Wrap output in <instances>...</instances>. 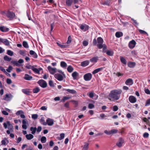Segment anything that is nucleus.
Wrapping results in <instances>:
<instances>
[{
    "mask_svg": "<svg viewBox=\"0 0 150 150\" xmlns=\"http://www.w3.org/2000/svg\"><path fill=\"white\" fill-rule=\"evenodd\" d=\"M132 79H128L125 82V84L128 86H131L133 84Z\"/></svg>",
    "mask_w": 150,
    "mask_h": 150,
    "instance_id": "nucleus-14",
    "label": "nucleus"
},
{
    "mask_svg": "<svg viewBox=\"0 0 150 150\" xmlns=\"http://www.w3.org/2000/svg\"><path fill=\"white\" fill-rule=\"evenodd\" d=\"M104 133L106 134L109 135L111 134L110 130H105L104 131Z\"/></svg>",
    "mask_w": 150,
    "mask_h": 150,
    "instance_id": "nucleus-53",
    "label": "nucleus"
},
{
    "mask_svg": "<svg viewBox=\"0 0 150 150\" xmlns=\"http://www.w3.org/2000/svg\"><path fill=\"white\" fill-rule=\"evenodd\" d=\"M40 90V89L38 88H36L33 89V91L34 93H38Z\"/></svg>",
    "mask_w": 150,
    "mask_h": 150,
    "instance_id": "nucleus-44",
    "label": "nucleus"
},
{
    "mask_svg": "<svg viewBox=\"0 0 150 150\" xmlns=\"http://www.w3.org/2000/svg\"><path fill=\"white\" fill-rule=\"evenodd\" d=\"M118 130L116 129H113L110 130L111 134H114L116 133Z\"/></svg>",
    "mask_w": 150,
    "mask_h": 150,
    "instance_id": "nucleus-45",
    "label": "nucleus"
},
{
    "mask_svg": "<svg viewBox=\"0 0 150 150\" xmlns=\"http://www.w3.org/2000/svg\"><path fill=\"white\" fill-rule=\"evenodd\" d=\"M6 82L8 84H10L12 83V81L11 79L8 78L6 79Z\"/></svg>",
    "mask_w": 150,
    "mask_h": 150,
    "instance_id": "nucleus-59",
    "label": "nucleus"
},
{
    "mask_svg": "<svg viewBox=\"0 0 150 150\" xmlns=\"http://www.w3.org/2000/svg\"><path fill=\"white\" fill-rule=\"evenodd\" d=\"M60 138H59V139L60 140H62L64 137V133H61L60 134Z\"/></svg>",
    "mask_w": 150,
    "mask_h": 150,
    "instance_id": "nucleus-51",
    "label": "nucleus"
},
{
    "mask_svg": "<svg viewBox=\"0 0 150 150\" xmlns=\"http://www.w3.org/2000/svg\"><path fill=\"white\" fill-rule=\"evenodd\" d=\"M106 53L107 55L110 56H112L114 54V52L113 51L111 50H108L106 52Z\"/></svg>",
    "mask_w": 150,
    "mask_h": 150,
    "instance_id": "nucleus-29",
    "label": "nucleus"
},
{
    "mask_svg": "<svg viewBox=\"0 0 150 150\" xmlns=\"http://www.w3.org/2000/svg\"><path fill=\"white\" fill-rule=\"evenodd\" d=\"M98 60V57H94L90 59L91 62L92 63H96Z\"/></svg>",
    "mask_w": 150,
    "mask_h": 150,
    "instance_id": "nucleus-23",
    "label": "nucleus"
},
{
    "mask_svg": "<svg viewBox=\"0 0 150 150\" xmlns=\"http://www.w3.org/2000/svg\"><path fill=\"white\" fill-rule=\"evenodd\" d=\"M67 69L69 73L71 72L74 70L73 67L70 65L68 66Z\"/></svg>",
    "mask_w": 150,
    "mask_h": 150,
    "instance_id": "nucleus-32",
    "label": "nucleus"
},
{
    "mask_svg": "<svg viewBox=\"0 0 150 150\" xmlns=\"http://www.w3.org/2000/svg\"><path fill=\"white\" fill-rule=\"evenodd\" d=\"M92 77V75L91 73H88L84 75L83 78L84 80L86 81L90 80Z\"/></svg>",
    "mask_w": 150,
    "mask_h": 150,
    "instance_id": "nucleus-7",
    "label": "nucleus"
},
{
    "mask_svg": "<svg viewBox=\"0 0 150 150\" xmlns=\"http://www.w3.org/2000/svg\"><path fill=\"white\" fill-rule=\"evenodd\" d=\"M3 125L5 129H6L8 128V129L12 130V128H13V126L10 123L9 121H7L6 122H4L3 123Z\"/></svg>",
    "mask_w": 150,
    "mask_h": 150,
    "instance_id": "nucleus-3",
    "label": "nucleus"
},
{
    "mask_svg": "<svg viewBox=\"0 0 150 150\" xmlns=\"http://www.w3.org/2000/svg\"><path fill=\"white\" fill-rule=\"evenodd\" d=\"M47 68L50 73L51 74H54L57 72V69L56 68H52L50 66H49Z\"/></svg>",
    "mask_w": 150,
    "mask_h": 150,
    "instance_id": "nucleus-6",
    "label": "nucleus"
},
{
    "mask_svg": "<svg viewBox=\"0 0 150 150\" xmlns=\"http://www.w3.org/2000/svg\"><path fill=\"white\" fill-rule=\"evenodd\" d=\"M26 139L28 140H30L33 138V136L31 134H27L25 136Z\"/></svg>",
    "mask_w": 150,
    "mask_h": 150,
    "instance_id": "nucleus-25",
    "label": "nucleus"
},
{
    "mask_svg": "<svg viewBox=\"0 0 150 150\" xmlns=\"http://www.w3.org/2000/svg\"><path fill=\"white\" fill-rule=\"evenodd\" d=\"M64 90L72 94H75L76 93V91L73 89H64Z\"/></svg>",
    "mask_w": 150,
    "mask_h": 150,
    "instance_id": "nucleus-26",
    "label": "nucleus"
},
{
    "mask_svg": "<svg viewBox=\"0 0 150 150\" xmlns=\"http://www.w3.org/2000/svg\"><path fill=\"white\" fill-rule=\"evenodd\" d=\"M88 143L85 142L83 146V149L84 150H87L88 148Z\"/></svg>",
    "mask_w": 150,
    "mask_h": 150,
    "instance_id": "nucleus-30",
    "label": "nucleus"
},
{
    "mask_svg": "<svg viewBox=\"0 0 150 150\" xmlns=\"http://www.w3.org/2000/svg\"><path fill=\"white\" fill-rule=\"evenodd\" d=\"M32 78V77L28 74H25L24 77V79L26 80H30Z\"/></svg>",
    "mask_w": 150,
    "mask_h": 150,
    "instance_id": "nucleus-24",
    "label": "nucleus"
},
{
    "mask_svg": "<svg viewBox=\"0 0 150 150\" xmlns=\"http://www.w3.org/2000/svg\"><path fill=\"white\" fill-rule=\"evenodd\" d=\"M13 69V67L11 66H9L8 68L6 69V71L8 72H10Z\"/></svg>",
    "mask_w": 150,
    "mask_h": 150,
    "instance_id": "nucleus-43",
    "label": "nucleus"
},
{
    "mask_svg": "<svg viewBox=\"0 0 150 150\" xmlns=\"http://www.w3.org/2000/svg\"><path fill=\"white\" fill-rule=\"evenodd\" d=\"M23 47L26 48H28L29 46L27 42L26 41H23Z\"/></svg>",
    "mask_w": 150,
    "mask_h": 150,
    "instance_id": "nucleus-41",
    "label": "nucleus"
},
{
    "mask_svg": "<svg viewBox=\"0 0 150 150\" xmlns=\"http://www.w3.org/2000/svg\"><path fill=\"white\" fill-rule=\"evenodd\" d=\"M0 70L5 73L6 71L4 68L1 66H0Z\"/></svg>",
    "mask_w": 150,
    "mask_h": 150,
    "instance_id": "nucleus-60",
    "label": "nucleus"
},
{
    "mask_svg": "<svg viewBox=\"0 0 150 150\" xmlns=\"http://www.w3.org/2000/svg\"><path fill=\"white\" fill-rule=\"evenodd\" d=\"M4 60L8 61H9L11 59V58L8 57L7 55H6L4 56Z\"/></svg>",
    "mask_w": 150,
    "mask_h": 150,
    "instance_id": "nucleus-42",
    "label": "nucleus"
},
{
    "mask_svg": "<svg viewBox=\"0 0 150 150\" xmlns=\"http://www.w3.org/2000/svg\"><path fill=\"white\" fill-rule=\"evenodd\" d=\"M23 125L22 127L23 129H26L27 128V125H28V122L26 119H24L22 120Z\"/></svg>",
    "mask_w": 150,
    "mask_h": 150,
    "instance_id": "nucleus-12",
    "label": "nucleus"
},
{
    "mask_svg": "<svg viewBox=\"0 0 150 150\" xmlns=\"http://www.w3.org/2000/svg\"><path fill=\"white\" fill-rule=\"evenodd\" d=\"M19 52L20 54L24 56H25V52L24 51L21 50L19 51Z\"/></svg>",
    "mask_w": 150,
    "mask_h": 150,
    "instance_id": "nucleus-58",
    "label": "nucleus"
},
{
    "mask_svg": "<svg viewBox=\"0 0 150 150\" xmlns=\"http://www.w3.org/2000/svg\"><path fill=\"white\" fill-rule=\"evenodd\" d=\"M12 98V96L10 94H6L4 99L7 101L10 100Z\"/></svg>",
    "mask_w": 150,
    "mask_h": 150,
    "instance_id": "nucleus-16",
    "label": "nucleus"
},
{
    "mask_svg": "<svg viewBox=\"0 0 150 150\" xmlns=\"http://www.w3.org/2000/svg\"><path fill=\"white\" fill-rule=\"evenodd\" d=\"M30 54L32 55V56L33 57L35 58H37L38 57V55L37 54L33 51V50H30Z\"/></svg>",
    "mask_w": 150,
    "mask_h": 150,
    "instance_id": "nucleus-18",
    "label": "nucleus"
},
{
    "mask_svg": "<svg viewBox=\"0 0 150 150\" xmlns=\"http://www.w3.org/2000/svg\"><path fill=\"white\" fill-rule=\"evenodd\" d=\"M33 70L37 73H38L39 72V71L38 69L36 68H33Z\"/></svg>",
    "mask_w": 150,
    "mask_h": 150,
    "instance_id": "nucleus-64",
    "label": "nucleus"
},
{
    "mask_svg": "<svg viewBox=\"0 0 150 150\" xmlns=\"http://www.w3.org/2000/svg\"><path fill=\"white\" fill-rule=\"evenodd\" d=\"M13 52L11 50H8L7 51V54L11 56H12L13 54Z\"/></svg>",
    "mask_w": 150,
    "mask_h": 150,
    "instance_id": "nucleus-47",
    "label": "nucleus"
},
{
    "mask_svg": "<svg viewBox=\"0 0 150 150\" xmlns=\"http://www.w3.org/2000/svg\"><path fill=\"white\" fill-rule=\"evenodd\" d=\"M129 101L131 103H134L136 101V98L133 96H130L129 98Z\"/></svg>",
    "mask_w": 150,
    "mask_h": 150,
    "instance_id": "nucleus-15",
    "label": "nucleus"
},
{
    "mask_svg": "<svg viewBox=\"0 0 150 150\" xmlns=\"http://www.w3.org/2000/svg\"><path fill=\"white\" fill-rule=\"evenodd\" d=\"M135 65L136 64L134 62H129L127 64L128 66L130 68H133Z\"/></svg>",
    "mask_w": 150,
    "mask_h": 150,
    "instance_id": "nucleus-21",
    "label": "nucleus"
},
{
    "mask_svg": "<svg viewBox=\"0 0 150 150\" xmlns=\"http://www.w3.org/2000/svg\"><path fill=\"white\" fill-rule=\"evenodd\" d=\"M40 122L42 123V124L43 125H46V122L45 121V120L44 119V118L43 117H42L40 120Z\"/></svg>",
    "mask_w": 150,
    "mask_h": 150,
    "instance_id": "nucleus-36",
    "label": "nucleus"
},
{
    "mask_svg": "<svg viewBox=\"0 0 150 150\" xmlns=\"http://www.w3.org/2000/svg\"><path fill=\"white\" fill-rule=\"evenodd\" d=\"M89 96L91 98H93L94 96H95V99H96L98 98V96L96 94L94 95V93L93 92H90L89 94Z\"/></svg>",
    "mask_w": 150,
    "mask_h": 150,
    "instance_id": "nucleus-27",
    "label": "nucleus"
},
{
    "mask_svg": "<svg viewBox=\"0 0 150 150\" xmlns=\"http://www.w3.org/2000/svg\"><path fill=\"white\" fill-rule=\"evenodd\" d=\"M38 117L37 114H33L32 116V118L34 119H36Z\"/></svg>",
    "mask_w": 150,
    "mask_h": 150,
    "instance_id": "nucleus-50",
    "label": "nucleus"
},
{
    "mask_svg": "<svg viewBox=\"0 0 150 150\" xmlns=\"http://www.w3.org/2000/svg\"><path fill=\"white\" fill-rule=\"evenodd\" d=\"M149 134L147 133H145L143 134V137L144 138H147L149 137Z\"/></svg>",
    "mask_w": 150,
    "mask_h": 150,
    "instance_id": "nucleus-63",
    "label": "nucleus"
},
{
    "mask_svg": "<svg viewBox=\"0 0 150 150\" xmlns=\"http://www.w3.org/2000/svg\"><path fill=\"white\" fill-rule=\"evenodd\" d=\"M11 63L17 66H20L21 65L19 64L18 61H13L11 62Z\"/></svg>",
    "mask_w": 150,
    "mask_h": 150,
    "instance_id": "nucleus-38",
    "label": "nucleus"
},
{
    "mask_svg": "<svg viewBox=\"0 0 150 150\" xmlns=\"http://www.w3.org/2000/svg\"><path fill=\"white\" fill-rule=\"evenodd\" d=\"M89 62L88 60H86L81 62V65L83 67H86L89 64Z\"/></svg>",
    "mask_w": 150,
    "mask_h": 150,
    "instance_id": "nucleus-19",
    "label": "nucleus"
},
{
    "mask_svg": "<svg viewBox=\"0 0 150 150\" xmlns=\"http://www.w3.org/2000/svg\"><path fill=\"white\" fill-rule=\"evenodd\" d=\"M139 31L141 34H145L148 35V34L146 32L144 31L143 30L139 29Z\"/></svg>",
    "mask_w": 150,
    "mask_h": 150,
    "instance_id": "nucleus-56",
    "label": "nucleus"
},
{
    "mask_svg": "<svg viewBox=\"0 0 150 150\" xmlns=\"http://www.w3.org/2000/svg\"><path fill=\"white\" fill-rule=\"evenodd\" d=\"M71 41V38L70 36H69L68 38V40L67 42V44L70 43Z\"/></svg>",
    "mask_w": 150,
    "mask_h": 150,
    "instance_id": "nucleus-49",
    "label": "nucleus"
},
{
    "mask_svg": "<svg viewBox=\"0 0 150 150\" xmlns=\"http://www.w3.org/2000/svg\"><path fill=\"white\" fill-rule=\"evenodd\" d=\"M149 105H150V98L146 100L145 104V106H147Z\"/></svg>",
    "mask_w": 150,
    "mask_h": 150,
    "instance_id": "nucleus-52",
    "label": "nucleus"
},
{
    "mask_svg": "<svg viewBox=\"0 0 150 150\" xmlns=\"http://www.w3.org/2000/svg\"><path fill=\"white\" fill-rule=\"evenodd\" d=\"M120 60L121 62L123 64H126L127 62L125 59L123 57H120Z\"/></svg>",
    "mask_w": 150,
    "mask_h": 150,
    "instance_id": "nucleus-34",
    "label": "nucleus"
},
{
    "mask_svg": "<svg viewBox=\"0 0 150 150\" xmlns=\"http://www.w3.org/2000/svg\"><path fill=\"white\" fill-rule=\"evenodd\" d=\"M69 98H70V97H67V96H65V97H63L62 100L64 102L65 101V100L69 99Z\"/></svg>",
    "mask_w": 150,
    "mask_h": 150,
    "instance_id": "nucleus-54",
    "label": "nucleus"
},
{
    "mask_svg": "<svg viewBox=\"0 0 150 150\" xmlns=\"http://www.w3.org/2000/svg\"><path fill=\"white\" fill-rule=\"evenodd\" d=\"M73 1V0H66V4L68 6H70L71 5Z\"/></svg>",
    "mask_w": 150,
    "mask_h": 150,
    "instance_id": "nucleus-33",
    "label": "nucleus"
},
{
    "mask_svg": "<svg viewBox=\"0 0 150 150\" xmlns=\"http://www.w3.org/2000/svg\"><path fill=\"white\" fill-rule=\"evenodd\" d=\"M2 42L6 46H8L10 44L9 41L6 39H3Z\"/></svg>",
    "mask_w": 150,
    "mask_h": 150,
    "instance_id": "nucleus-20",
    "label": "nucleus"
},
{
    "mask_svg": "<svg viewBox=\"0 0 150 150\" xmlns=\"http://www.w3.org/2000/svg\"><path fill=\"white\" fill-rule=\"evenodd\" d=\"M9 29L4 26H0V30L2 32H6L8 31Z\"/></svg>",
    "mask_w": 150,
    "mask_h": 150,
    "instance_id": "nucleus-17",
    "label": "nucleus"
},
{
    "mask_svg": "<svg viewBox=\"0 0 150 150\" xmlns=\"http://www.w3.org/2000/svg\"><path fill=\"white\" fill-rule=\"evenodd\" d=\"M6 16L10 18H13L15 15L13 12L8 11L6 13Z\"/></svg>",
    "mask_w": 150,
    "mask_h": 150,
    "instance_id": "nucleus-10",
    "label": "nucleus"
},
{
    "mask_svg": "<svg viewBox=\"0 0 150 150\" xmlns=\"http://www.w3.org/2000/svg\"><path fill=\"white\" fill-rule=\"evenodd\" d=\"M79 26L80 29L84 31H86L88 30L89 26L86 24H80Z\"/></svg>",
    "mask_w": 150,
    "mask_h": 150,
    "instance_id": "nucleus-8",
    "label": "nucleus"
},
{
    "mask_svg": "<svg viewBox=\"0 0 150 150\" xmlns=\"http://www.w3.org/2000/svg\"><path fill=\"white\" fill-rule=\"evenodd\" d=\"M57 43L59 46L62 48H67V45L61 44L58 42H57Z\"/></svg>",
    "mask_w": 150,
    "mask_h": 150,
    "instance_id": "nucleus-37",
    "label": "nucleus"
},
{
    "mask_svg": "<svg viewBox=\"0 0 150 150\" xmlns=\"http://www.w3.org/2000/svg\"><path fill=\"white\" fill-rule=\"evenodd\" d=\"M38 83L40 86L43 88L46 87L47 85V84L46 82L43 80H39L38 81Z\"/></svg>",
    "mask_w": 150,
    "mask_h": 150,
    "instance_id": "nucleus-5",
    "label": "nucleus"
},
{
    "mask_svg": "<svg viewBox=\"0 0 150 150\" xmlns=\"http://www.w3.org/2000/svg\"><path fill=\"white\" fill-rule=\"evenodd\" d=\"M115 35L116 37L119 38L122 36L123 33L121 32H118L116 33Z\"/></svg>",
    "mask_w": 150,
    "mask_h": 150,
    "instance_id": "nucleus-28",
    "label": "nucleus"
},
{
    "mask_svg": "<svg viewBox=\"0 0 150 150\" xmlns=\"http://www.w3.org/2000/svg\"><path fill=\"white\" fill-rule=\"evenodd\" d=\"M110 3V0H107L105 1V2L102 3L103 4H105L106 5H109Z\"/></svg>",
    "mask_w": 150,
    "mask_h": 150,
    "instance_id": "nucleus-48",
    "label": "nucleus"
},
{
    "mask_svg": "<svg viewBox=\"0 0 150 150\" xmlns=\"http://www.w3.org/2000/svg\"><path fill=\"white\" fill-rule=\"evenodd\" d=\"M145 93L148 94H150V91L148 89H146L144 90Z\"/></svg>",
    "mask_w": 150,
    "mask_h": 150,
    "instance_id": "nucleus-62",
    "label": "nucleus"
},
{
    "mask_svg": "<svg viewBox=\"0 0 150 150\" xmlns=\"http://www.w3.org/2000/svg\"><path fill=\"white\" fill-rule=\"evenodd\" d=\"M79 73L76 71L74 72L72 74V76L74 79H76L77 77L79 76Z\"/></svg>",
    "mask_w": 150,
    "mask_h": 150,
    "instance_id": "nucleus-22",
    "label": "nucleus"
},
{
    "mask_svg": "<svg viewBox=\"0 0 150 150\" xmlns=\"http://www.w3.org/2000/svg\"><path fill=\"white\" fill-rule=\"evenodd\" d=\"M136 42L135 41L133 40L129 42V47L131 49L133 48L135 46Z\"/></svg>",
    "mask_w": 150,
    "mask_h": 150,
    "instance_id": "nucleus-13",
    "label": "nucleus"
},
{
    "mask_svg": "<svg viewBox=\"0 0 150 150\" xmlns=\"http://www.w3.org/2000/svg\"><path fill=\"white\" fill-rule=\"evenodd\" d=\"M60 66L63 68H66L67 66V65L65 62L62 61L60 62Z\"/></svg>",
    "mask_w": 150,
    "mask_h": 150,
    "instance_id": "nucleus-31",
    "label": "nucleus"
},
{
    "mask_svg": "<svg viewBox=\"0 0 150 150\" xmlns=\"http://www.w3.org/2000/svg\"><path fill=\"white\" fill-rule=\"evenodd\" d=\"M88 42L86 41H84L83 42V44L84 46H87L88 44Z\"/></svg>",
    "mask_w": 150,
    "mask_h": 150,
    "instance_id": "nucleus-57",
    "label": "nucleus"
},
{
    "mask_svg": "<svg viewBox=\"0 0 150 150\" xmlns=\"http://www.w3.org/2000/svg\"><path fill=\"white\" fill-rule=\"evenodd\" d=\"M46 125H47L50 126L54 124V120L50 118H48L46 121Z\"/></svg>",
    "mask_w": 150,
    "mask_h": 150,
    "instance_id": "nucleus-9",
    "label": "nucleus"
},
{
    "mask_svg": "<svg viewBox=\"0 0 150 150\" xmlns=\"http://www.w3.org/2000/svg\"><path fill=\"white\" fill-rule=\"evenodd\" d=\"M22 113H24L23 112L22 110L18 111L16 113V115H21Z\"/></svg>",
    "mask_w": 150,
    "mask_h": 150,
    "instance_id": "nucleus-46",
    "label": "nucleus"
},
{
    "mask_svg": "<svg viewBox=\"0 0 150 150\" xmlns=\"http://www.w3.org/2000/svg\"><path fill=\"white\" fill-rule=\"evenodd\" d=\"M30 130L32 131L31 133L33 134H34L37 130V128L36 127H31L30 128Z\"/></svg>",
    "mask_w": 150,
    "mask_h": 150,
    "instance_id": "nucleus-35",
    "label": "nucleus"
},
{
    "mask_svg": "<svg viewBox=\"0 0 150 150\" xmlns=\"http://www.w3.org/2000/svg\"><path fill=\"white\" fill-rule=\"evenodd\" d=\"M94 107V105L90 103L88 105V107L90 109H92Z\"/></svg>",
    "mask_w": 150,
    "mask_h": 150,
    "instance_id": "nucleus-61",
    "label": "nucleus"
},
{
    "mask_svg": "<svg viewBox=\"0 0 150 150\" xmlns=\"http://www.w3.org/2000/svg\"><path fill=\"white\" fill-rule=\"evenodd\" d=\"M64 76H65L59 73L56 74L54 75V77L59 81H62L63 79Z\"/></svg>",
    "mask_w": 150,
    "mask_h": 150,
    "instance_id": "nucleus-4",
    "label": "nucleus"
},
{
    "mask_svg": "<svg viewBox=\"0 0 150 150\" xmlns=\"http://www.w3.org/2000/svg\"><path fill=\"white\" fill-rule=\"evenodd\" d=\"M124 142V140L121 138H119L118 142L116 144L119 147H122Z\"/></svg>",
    "mask_w": 150,
    "mask_h": 150,
    "instance_id": "nucleus-11",
    "label": "nucleus"
},
{
    "mask_svg": "<svg viewBox=\"0 0 150 150\" xmlns=\"http://www.w3.org/2000/svg\"><path fill=\"white\" fill-rule=\"evenodd\" d=\"M22 91L23 93L26 95H29L30 93L28 89H23L22 90Z\"/></svg>",
    "mask_w": 150,
    "mask_h": 150,
    "instance_id": "nucleus-40",
    "label": "nucleus"
},
{
    "mask_svg": "<svg viewBox=\"0 0 150 150\" xmlns=\"http://www.w3.org/2000/svg\"><path fill=\"white\" fill-rule=\"evenodd\" d=\"M118 109V107L117 105H114L113 106V110L114 111H116Z\"/></svg>",
    "mask_w": 150,
    "mask_h": 150,
    "instance_id": "nucleus-55",
    "label": "nucleus"
},
{
    "mask_svg": "<svg viewBox=\"0 0 150 150\" xmlns=\"http://www.w3.org/2000/svg\"><path fill=\"white\" fill-rule=\"evenodd\" d=\"M121 93V90H114L110 91L107 98L111 101H115L120 98Z\"/></svg>",
    "mask_w": 150,
    "mask_h": 150,
    "instance_id": "nucleus-1",
    "label": "nucleus"
},
{
    "mask_svg": "<svg viewBox=\"0 0 150 150\" xmlns=\"http://www.w3.org/2000/svg\"><path fill=\"white\" fill-rule=\"evenodd\" d=\"M46 138L44 136H43L42 137L41 141L42 143H44L46 142Z\"/></svg>",
    "mask_w": 150,
    "mask_h": 150,
    "instance_id": "nucleus-39",
    "label": "nucleus"
},
{
    "mask_svg": "<svg viewBox=\"0 0 150 150\" xmlns=\"http://www.w3.org/2000/svg\"><path fill=\"white\" fill-rule=\"evenodd\" d=\"M97 41L98 43L97 47L99 49H101L103 47V39L100 37H98L97 39Z\"/></svg>",
    "mask_w": 150,
    "mask_h": 150,
    "instance_id": "nucleus-2",
    "label": "nucleus"
}]
</instances>
